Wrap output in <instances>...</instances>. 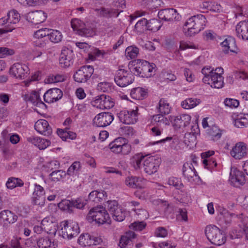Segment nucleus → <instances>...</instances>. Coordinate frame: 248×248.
Returning a JSON list of instances; mask_svg holds the SVG:
<instances>
[{"label":"nucleus","instance_id":"4be33fe9","mask_svg":"<svg viewBox=\"0 0 248 248\" xmlns=\"http://www.w3.org/2000/svg\"><path fill=\"white\" fill-rule=\"evenodd\" d=\"M231 155L234 158L240 159L247 154V148L243 142H237L230 152Z\"/></svg>","mask_w":248,"mask_h":248},{"label":"nucleus","instance_id":"f3484780","mask_svg":"<svg viewBox=\"0 0 248 248\" xmlns=\"http://www.w3.org/2000/svg\"><path fill=\"white\" fill-rule=\"evenodd\" d=\"M137 111L134 109L130 110H122L118 114L120 121L126 124H133L138 119Z\"/></svg>","mask_w":248,"mask_h":248},{"label":"nucleus","instance_id":"f704fd0d","mask_svg":"<svg viewBox=\"0 0 248 248\" xmlns=\"http://www.w3.org/2000/svg\"><path fill=\"white\" fill-rule=\"evenodd\" d=\"M0 217L8 224L15 223L17 219V216L9 210H3L0 213Z\"/></svg>","mask_w":248,"mask_h":248},{"label":"nucleus","instance_id":"58836bf2","mask_svg":"<svg viewBox=\"0 0 248 248\" xmlns=\"http://www.w3.org/2000/svg\"><path fill=\"white\" fill-rule=\"evenodd\" d=\"M141 179L136 176L127 177L125 180L127 186L133 188H141Z\"/></svg>","mask_w":248,"mask_h":248},{"label":"nucleus","instance_id":"603ef678","mask_svg":"<svg viewBox=\"0 0 248 248\" xmlns=\"http://www.w3.org/2000/svg\"><path fill=\"white\" fill-rule=\"evenodd\" d=\"M71 24L73 30L76 31L78 34V32H80L82 29L85 26V24L82 21L78 19L72 20Z\"/></svg>","mask_w":248,"mask_h":248},{"label":"nucleus","instance_id":"a878e982","mask_svg":"<svg viewBox=\"0 0 248 248\" xmlns=\"http://www.w3.org/2000/svg\"><path fill=\"white\" fill-rule=\"evenodd\" d=\"M28 17L29 20L31 23L34 24H38L46 20L47 15L43 11H35L30 13Z\"/></svg>","mask_w":248,"mask_h":248},{"label":"nucleus","instance_id":"7c9ffc66","mask_svg":"<svg viewBox=\"0 0 248 248\" xmlns=\"http://www.w3.org/2000/svg\"><path fill=\"white\" fill-rule=\"evenodd\" d=\"M223 79L220 74L215 72L209 78V81L206 83L210 85L212 88L220 89L224 85Z\"/></svg>","mask_w":248,"mask_h":248},{"label":"nucleus","instance_id":"e2e57ef3","mask_svg":"<svg viewBox=\"0 0 248 248\" xmlns=\"http://www.w3.org/2000/svg\"><path fill=\"white\" fill-rule=\"evenodd\" d=\"M112 6L116 8L114 9H119L120 12H123L122 10H121L120 8L123 9L125 8L126 4L125 0H113L112 2Z\"/></svg>","mask_w":248,"mask_h":248},{"label":"nucleus","instance_id":"a211bd4d","mask_svg":"<svg viewBox=\"0 0 248 248\" xmlns=\"http://www.w3.org/2000/svg\"><path fill=\"white\" fill-rule=\"evenodd\" d=\"M182 172L184 177L189 182L194 181V177L198 179L200 178L191 162H186L184 164Z\"/></svg>","mask_w":248,"mask_h":248},{"label":"nucleus","instance_id":"473e14b6","mask_svg":"<svg viewBox=\"0 0 248 248\" xmlns=\"http://www.w3.org/2000/svg\"><path fill=\"white\" fill-rule=\"evenodd\" d=\"M145 156L141 154H136L132 156L130 159V163L136 170H139L141 167V162L143 160Z\"/></svg>","mask_w":248,"mask_h":248},{"label":"nucleus","instance_id":"7ed1b4c3","mask_svg":"<svg viewBox=\"0 0 248 248\" xmlns=\"http://www.w3.org/2000/svg\"><path fill=\"white\" fill-rule=\"evenodd\" d=\"M87 219L89 222L95 221L96 223L103 224L110 222V217L105 208L97 206L91 209L87 215Z\"/></svg>","mask_w":248,"mask_h":248},{"label":"nucleus","instance_id":"0eeeda50","mask_svg":"<svg viewBox=\"0 0 248 248\" xmlns=\"http://www.w3.org/2000/svg\"><path fill=\"white\" fill-rule=\"evenodd\" d=\"M161 162V158L156 156H145L143 162L145 172L152 175L157 172Z\"/></svg>","mask_w":248,"mask_h":248},{"label":"nucleus","instance_id":"3c124183","mask_svg":"<svg viewBox=\"0 0 248 248\" xmlns=\"http://www.w3.org/2000/svg\"><path fill=\"white\" fill-rule=\"evenodd\" d=\"M113 219L117 221H123L125 217V212L120 207L111 214Z\"/></svg>","mask_w":248,"mask_h":248},{"label":"nucleus","instance_id":"c03bdc74","mask_svg":"<svg viewBox=\"0 0 248 248\" xmlns=\"http://www.w3.org/2000/svg\"><path fill=\"white\" fill-rule=\"evenodd\" d=\"M48 38L52 42L58 43L62 41V35L59 31L50 30L49 32Z\"/></svg>","mask_w":248,"mask_h":248},{"label":"nucleus","instance_id":"8fccbe9b","mask_svg":"<svg viewBox=\"0 0 248 248\" xmlns=\"http://www.w3.org/2000/svg\"><path fill=\"white\" fill-rule=\"evenodd\" d=\"M65 76L62 74L51 75L46 79L48 83H56L63 81Z\"/></svg>","mask_w":248,"mask_h":248},{"label":"nucleus","instance_id":"72a5a7b5","mask_svg":"<svg viewBox=\"0 0 248 248\" xmlns=\"http://www.w3.org/2000/svg\"><path fill=\"white\" fill-rule=\"evenodd\" d=\"M234 125L238 128H244L248 126V114H240L233 121Z\"/></svg>","mask_w":248,"mask_h":248},{"label":"nucleus","instance_id":"39448f33","mask_svg":"<svg viewBox=\"0 0 248 248\" xmlns=\"http://www.w3.org/2000/svg\"><path fill=\"white\" fill-rule=\"evenodd\" d=\"M205 233L208 240L213 244L220 246L224 244L226 241L225 234L218 227L214 225L206 226Z\"/></svg>","mask_w":248,"mask_h":248},{"label":"nucleus","instance_id":"412c9836","mask_svg":"<svg viewBox=\"0 0 248 248\" xmlns=\"http://www.w3.org/2000/svg\"><path fill=\"white\" fill-rule=\"evenodd\" d=\"M34 128L38 133L46 136H49L52 133L51 127L44 119L38 120L34 124Z\"/></svg>","mask_w":248,"mask_h":248},{"label":"nucleus","instance_id":"864d4df0","mask_svg":"<svg viewBox=\"0 0 248 248\" xmlns=\"http://www.w3.org/2000/svg\"><path fill=\"white\" fill-rule=\"evenodd\" d=\"M80 168V163L79 162H74L68 168L66 175L69 176H73L76 174Z\"/></svg>","mask_w":248,"mask_h":248},{"label":"nucleus","instance_id":"37998d69","mask_svg":"<svg viewBox=\"0 0 248 248\" xmlns=\"http://www.w3.org/2000/svg\"><path fill=\"white\" fill-rule=\"evenodd\" d=\"M147 30L154 32L159 30L162 26L160 21L155 18L147 20Z\"/></svg>","mask_w":248,"mask_h":248},{"label":"nucleus","instance_id":"20e7f679","mask_svg":"<svg viewBox=\"0 0 248 248\" xmlns=\"http://www.w3.org/2000/svg\"><path fill=\"white\" fill-rule=\"evenodd\" d=\"M60 226L58 233L64 239H71L79 233V227L76 222L66 220L62 222Z\"/></svg>","mask_w":248,"mask_h":248},{"label":"nucleus","instance_id":"ddd939ff","mask_svg":"<svg viewBox=\"0 0 248 248\" xmlns=\"http://www.w3.org/2000/svg\"><path fill=\"white\" fill-rule=\"evenodd\" d=\"M158 16L159 19L167 22L178 21L181 18V16L173 8L162 9L158 12Z\"/></svg>","mask_w":248,"mask_h":248},{"label":"nucleus","instance_id":"de8ad7c7","mask_svg":"<svg viewBox=\"0 0 248 248\" xmlns=\"http://www.w3.org/2000/svg\"><path fill=\"white\" fill-rule=\"evenodd\" d=\"M215 72L214 71V68H212L211 67H205L203 68L202 70V73L204 75V77L202 78L203 82L205 83L208 82L209 78Z\"/></svg>","mask_w":248,"mask_h":248},{"label":"nucleus","instance_id":"4c0bfd02","mask_svg":"<svg viewBox=\"0 0 248 248\" xmlns=\"http://www.w3.org/2000/svg\"><path fill=\"white\" fill-rule=\"evenodd\" d=\"M39 248H55L56 245L48 237H41L37 241Z\"/></svg>","mask_w":248,"mask_h":248},{"label":"nucleus","instance_id":"0e129e2a","mask_svg":"<svg viewBox=\"0 0 248 248\" xmlns=\"http://www.w3.org/2000/svg\"><path fill=\"white\" fill-rule=\"evenodd\" d=\"M117 143V141H113L109 144V148L111 152L116 154H120L122 152V145H118Z\"/></svg>","mask_w":248,"mask_h":248},{"label":"nucleus","instance_id":"79ce46f5","mask_svg":"<svg viewBox=\"0 0 248 248\" xmlns=\"http://www.w3.org/2000/svg\"><path fill=\"white\" fill-rule=\"evenodd\" d=\"M222 130L218 126L213 125L208 130V135L214 141H217L222 136Z\"/></svg>","mask_w":248,"mask_h":248},{"label":"nucleus","instance_id":"e433bc0d","mask_svg":"<svg viewBox=\"0 0 248 248\" xmlns=\"http://www.w3.org/2000/svg\"><path fill=\"white\" fill-rule=\"evenodd\" d=\"M147 92L141 87L133 89L130 93L131 97L136 100H142L146 97Z\"/></svg>","mask_w":248,"mask_h":248},{"label":"nucleus","instance_id":"1a4fd4ad","mask_svg":"<svg viewBox=\"0 0 248 248\" xmlns=\"http://www.w3.org/2000/svg\"><path fill=\"white\" fill-rule=\"evenodd\" d=\"M114 80L119 86L124 87L132 83L134 78L132 73L124 69H120L117 71Z\"/></svg>","mask_w":248,"mask_h":248},{"label":"nucleus","instance_id":"f8f14e48","mask_svg":"<svg viewBox=\"0 0 248 248\" xmlns=\"http://www.w3.org/2000/svg\"><path fill=\"white\" fill-rule=\"evenodd\" d=\"M91 104L96 108L104 109L112 108L114 105V102L112 98L109 96L102 94L96 96L91 102Z\"/></svg>","mask_w":248,"mask_h":248},{"label":"nucleus","instance_id":"9b49d317","mask_svg":"<svg viewBox=\"0 0 248 248\" xmlns=\"http://www.w3.org/2000/svg\"><path fill=\"white\" fill-rule=\"evenodd\" d=\"M29 71V67L26 64L17 62L11 67L9 73L16 78L22 79L28 77L30 74Z\"/></svg>","mask_w":248,"mask_h":248},{"label":"nucleus","instance_id":"6e6552de","mask_svg":"<svg viewBox=\"0 0 248 248\" xmlns=\"http://www.w3.org/2000/svg\"><path fill=\"white\" fill-rule=\"evenodd\" d=\"M93 71L94 69L92 66H83L74 73V80L78 83H85L90 79Z\"/></svg>","mask_w":248,"mask_h":248},{"label":"nucleus","instance_id":"a18cd8bd","mask_svg":"<svg viewBox=\"0 0 248 248\" xmlns=\"http://www.w3.org/2000/svg\"><path fill=\"white\" fill-rule=\"evenodd\" d=\"M125 52L128 59H133L137 57L139 49L134 46H129L126 48Z\"/></svg>","mask_w":248,"mask_h":248},{"label":"nucleus","instance_id":"4d7b16f0","mask_svg":"<svg viewBox=\"0 0 248 248\" xmlns=\"http://www.w3.org/2000/svg\"><path fill=\"white\" fill-rule=\"evenodd\" d=\"M147 20L145 18L140 19L136 24L135 26V29L140 32L143 31L144 30H147Z\"/></svg>","mask_w":248,"mask_h":248},{"label":"nucleus","instance_id":"393cba45","mask_svg":"<svg viewBox=\"0 0 248 248\" xmlns=\"http://www.w3.org/2000/svg\"><path fill=\"white\" fill-rule=\"evenodd\" d=\"M25 100L30 102L35 106L40 108L42 109L46 108V105L41 100L38 93L37 92H33L30 94L25 95Z\"/></svg>","mask_w":248,"mask_h":248},{"label":"nucleus","instance_id":"09e8293b","mask_svg":"<svg viewBox=\"0 0 248 248\" xmlns=\"http://www.w3.org/2000/svg\"><path fill=\"white\" fill-rule=\"evenodd\" d=\"M66 175V172L62 170H57L52 171L50 174L49 177L53 181H60Z\"/></svg>","mask_w":248,"mask_h":248},{"label":"nucleus","instance_id":"5701e85b","mask_svg":"<svg viewBox=\"0 0 248 248\" xmlns=\"http://www.w3.org/2000/svg\"><path fill=\"white\" fill-rule=\"evenodd\" d=\"M96 12V15L101 17L111 18L117 17L121 13V11L119 12V9H114V8H106L104 7L100 8H96L94 9Z\"/></svg>","mask_w":248,"mask_h":248},{"label":"nucleus","instance_id":"6ab92c4d","mask_svg":"<svg viewBox=\"0 0 248 248\" xmlns=\"http://www.w3.org/2000/svg\"><path fill=\"white\" fill-rule=\"evenodd\" d=\"M62 92L59 88H51L47 90L44 95L45 101L48 103L56 102L62 97Z\"/></svg>","mask_w":248,"mask_h":248},{"label":"nucleus","instance_id":"b1692460","mask_svg":"<svg viewBox=\"0 0 248 248\" xmlns=\"http://www.w3.org/2000/svg\"><path fill=\"white\" fill-rule=\"evenodd\" d=\"M230 181L234 186L237 187L245 184V177L242 171L234 169L231 171Z\"/></svg>","mask_w":248,"mask_h":248},{"label":"nucleus","instance_id":"5fc2aeb1","mask_svg":"<svg viewBox=\"0 0 248 248\" xmlns=\"http://www.w3.org/2000/svg\"><path fill=\"white\" fill-rule=\"evenodd\" d=\"M168 184L170 186H173L178 189H180L184 187L181 180L176 177H170L168 180Z\"/></svg>","mask_w":248,"mask_h":248},{"label":"nucleus","instance_id":"338daca9","mask_svg":"<svg viewBox=\"0 0 248 248\" xmlns=\"http://www.w3.org/2000/svg\"><path fill=\"white\" fill-rule=\"evenodd\" d=\"M146 224L143 221L141 222H135L131 224L130 227L136 231H141L146 226Z\"/></svg>","mask_w":248,"mask_h":248},{"label":"nucleus","instance_id":"dca6fc26","mask_svg":"<svg viewBox=\"0 0 248 248\" xmlns=\"http://www.w3.org/2000/svg\"><path fill=\"white\" fill-rule=\"evenodd\" d=\"M170 121L175 129L185 128L189 125L191 121V116L188 114L170 116Z\"/></svg>","mask_w":248,"mask_h":248},{"label":"nucleus","instance_id":"a19ab883","mask_svg":"<svg viewBox=\"0 0 248 248\" xmlns=\"http://www.w3.org/2000/svg\"><path fill=\"white\" fill-rule=\"evenodd\" d=\"M201 102L200 99L188 98L181 102V106L185 109H191L198 105Z\"/></svg>","mask_w":248,"mask_h":248},{"label":"nucleus","instance_id":"9d476101","mask_svg":"<svg viewBox=\"0 0 248 248\" xmlns=\"http://www.w3.org/2000/svg\"><path fill=\"white\" fill-rule=\"evenodd\" d=\"M87 200L82 198H79L75 200L70 201L69 200H63L59 203V206L64 210H66L69 213L73 212L74 207L78 209H82L87 204Z\"/></svg>","mask_w":248,"mask_h":248},{"label":"nucleus","instance_id":"49530a36","mask_svg":"<svg viewBox=\"0 0 248 248\" xmlns=\"http://www.w3.org/2000/svg\"><path fill=\"white\" fill-rule=\"evenodd\" d=\"M6 185L7 188L13 189L16 186H23L24 183L20 179L11 177L9 178Z\"/></svg>","mask_w":248,"mask_h":248},{"label":"nucleus","instance_id":"cd10ccee","mask_svg":"<svg viewBox=\"0 0 248 248\" xmlns=\"http://www.w3.org/2000/svg\"><path fill=\"white\" fill-rule=\"evenodd\" d=\"M27 140L37 147L40 150L46 149L50 145L51 143L49 140L34 136L28 138Z\"/></svg>","mask_w":248,"mask_h":248},{"label":"nucleus","instance_id":"774afa93","mask_svg":"<svg viewBox=\"0 0 248 248\" xmlns=\"http://www.w3.org/2000/svg\"><path fill=\"white\" fill-rule=\"evenodd\" d=\"M243 228V230L246 235V238L248 240V217H245L242 219Z\"/></svg>","mask_w":248,"mask_h":248},{"label":"nucleus","instance_id":"c85d7f7f","mask_svg":"<svg viewBox=\"0 0 248 248\" xmlns=\"http://www.w3.org/2000/svg\"><path fill=\"white\" fill-rule=\"evenodd\" d=\"M236 32L239 38L248 40V22H240L236 26Z\"/></svg>","mask_w":248,"mask_h":248},{"label":"nucleus","instance_id":"423d86ee","mask_svg":"<svg viewBox=\"0 0 248 248\" xmlns=\"http://www.w3.org/2000/svg\"><path fill=\"white\" fill-rule=\"evenodd\" d=\"M155 65L151 64L149 62L143 60H138L137 65L132 69V72L136 76L148 78L153 75V70Z\"/></svg>","mask_w":248,"mask_h":248},{"label":"nucleus","instance_id":"ea45409f","mask_svg":"<svg viewBox=\"0 0 248 248\" xmlns=\"http://www.w3.org/2000/svg\"><path fill=\"white\" fill-rule=\"evenodd\" d=\"M164 115V114L159 113L153 116L152 120L156 123V126L161 127L170 124V119H168Z\"/></svg>","mask_w":248,"mask_h":248},{"label":"nucleus","instance_id":"69168bd1","mask_svg":"<svg viewBox=\"0 0 248 248\" xmlns=\"http://www.w3.org/2000/svg\"><path fill=\"white\" fill-rule=\"evenodd\" d=\"M45 196L41 194L39 196H33L32 202L34 204L43 205L45 203Z\"/></svg>","mask_w":248,"mask_h":248},{"label":"nucleus","instance_id":"f03ea898","mask_svg":"<svg viewBox=\"0 0 248 248\" xmlns=\"http://www.w3.org/2000/svg\"><path fill=\"white\" fill-rule=\"evenodd\" d=\"M20 19V16L17 11L12 10L9 12L7 16L0 19V25L4 26L0 29V33L3 34L11 32L15 30Z\"/></svg>","mask_w":248,"mask_h":248},{"label":"nucleus","instance_id":"bb28decb","mask_svg":"<svg viewBox=\"0 0 248 248\" xmlns=\"http://www.w3.org/2000/svg\"><path fill=\"white\" fill-rule=\"evenodd\" d=\"M100 240L99 239V240ZM98 240V239L97 238H93L90 235L86 233L80 235L78 239V243L82 247H87L99 244V242Z\"/></svg>","mask_w":248,"mask_h":248},{"label":"nucleus","instance_id":"052dcab7","mask_svg":"<svg viewBox=\"0 0 248 248\" xmlns=\"http://www.w3.org/2000/svg\"><path fill=\"white\" fill-rule=\"evenodd\" d=\"M119 208L120 207L118 206V203L117 201L115 200L108 201L107 209L111 214Z\"/></svg>","mask_w":248,"mask_h":248},{"label":"nucleus","instance_id":"c756f323","mask_svg":"<svg viewBox=\"0 0 248 248\" xmlns=\"http://www.w3.org/2000/svg\"><path fill=\"white\" fill-rule=\"evenodd\" d=\"M44 231L49 234L55 235L57 232L58 225L56 222L47 218H44L41 221Z\"/></svg>","mask_w":248,"mask_h":248},{"label":"nucleus","instance_id":"bf43d9fd","mask_svg":"<svg viewBox=\"0 0 248 248\" xmlns=\"http://www.w3.org/2000/svg\"><path fill=\"white\" fill-rule=\"evenodd\" d=\"M15 50L5 47H0V58H4L15 54Z\"/></svg>","mask_w":248,"mask_h":248},{"label":"nucleus","instance_id":"2eb2a0df","mask_svg":"<svg viewBox=\"0 0 248 248\" xmlns=\"http://www.w3.org/2000/svg\"><path fill=\"white\" fill-rule=\"evenodd\" d=\"M74 54L72 50L64 48L62 50L59 59V63L61 67L67 68L72 65L74 62Z\"/></svg>","mask_w":248,"mask_h":248},{"label":"nucleus","instance_id":"6e6d98bb","mask_svg":"<svg viewBox=\"0 0 248 248\" xmlns=\"http://www.w3.org/2000/svg\"><path fill=\"white\" fill-rule=\"evenodd\" d=\"M79 35L86 37H92L95 35L94 30L90 28H86L85 26L82 29L80 32H78Z\"/></svg>","mask_w":248,"mask_h":248},{"label":"nucleus","instance_id":"aec40b11","mask_svg":"<svg viewBox=\"0 0 248 248\" xmlns=\"http://www.w3.org/2000/svg\"><path fill=\"white\" fill-rule=\"evenodd\" d=\"M223 52L227 54L229 51L237 53L238 48L236 46V41L234 37L231 36H227L220 43Z\"/></svg>","mask_w":248,"mask_h":248},{"label":"nucleus","instance_id":"f257e3e1","mask_svg":"<svg viewBox=\"0 0 248 248\" xmlns=\"http://www.w3.org/2000/svg\"><path fill=\"white\" fill-rule=\"evenodd\" d=\"M206 18L202 15L199 14L189 18L185 23L183 30L185 34L189 36L199 33L206 25Z\"/></svg>","mask_w":248,"mask_h":248},{"label":"nucleus","instance_id":"13d9d810","mask_svg":"<svg viewBox=\"0 0 248 248\" xmlns=\"http://www.w3.org/2000/svg\"><path fill=\"white\" fill-rule=\"evenodd\" d=\"M49 32L50 30L47 28L41 29L35 32L34 36L36 39H41L46 36L48 37Z\"/></svg>","mask_w":248,"mask_h":248},{"label":"nucleus","instance_id":"680f3d73","mask_svg":"<svg viewBox=\"0 0 248 248\" xmlns=\"http://www.w3.org/2000/svg\"><path fill=\"white\" fill-rule=\"evenodd\" d=\"M224 103L226 106L231 108H236L239 105V102L237 100L232 98L225 99Z\"/></svg>","mask_w":248,"mask_h":248},{"label":"nucleus","instance_id":"4468645a","mask_svg":"<svg viewBox=\"0 0 248 248\" xmlns=\"http://www.w3.org/2000/svg\"><path fill=\"white\" fill-rule=\"evenodd\" d=\"M114 119L109 112H102L97 115L93 119L94 124L97 127H105L109 125Z\"/></svg>","mask_w":248,"mask_h":248},{"label":"nucleus","instance_id":"c9c22d12","mask_svg":"<svg viewBox=\"0 0 248 248\" xmlns=\"http://www.w3.org/2000/svg\"><path fill=\"white\" fill-rule=\"evenodd\" d=\"M157 108L159 113L167 115L170 113L171 107L167 100L165 98H161L158 102Z\"/></svg>","mask_w":248,"mask_h":248},{"label":"nucleus","instance_id":"2f4dec72","mask_svg":"<svg viewBox=\"0 0 248 248\" xmlns=\"http://www.w3.org/2000/svg\"><path fill=\"white\" fill-rule=\"evenodd\" d=\"M200 8L202 9L209 10L215 13H220L221 11V7L220 5L213 1H203L200 5Z\"/></svg>","mask_w":248,"mask_h":248}]
</instances>
